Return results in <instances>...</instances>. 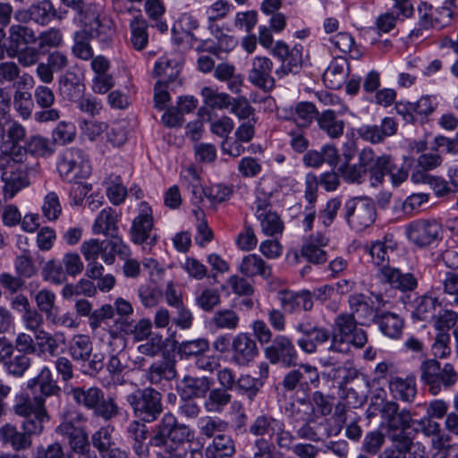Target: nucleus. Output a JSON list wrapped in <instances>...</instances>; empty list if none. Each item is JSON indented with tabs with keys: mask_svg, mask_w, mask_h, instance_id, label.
<instances>
[{
	"mask_svg": "<svg viewBox=\"0 0 458 458\" xmlns=\"http://www.w3.org/2000/svg\"><path fill=\"white\" fill-rule=\"evenodd\" d=\"M125 249L126 246L122 238H113L108 241L98 239L84 241L81 245V252L88 262L87 276L98 278L103 276L104 267L98 262V259L101 258L106 264L111 265L115 260V255L123 253Z\"/></svg>",
	"mask_w": 458,
	"mask_h": 458,
	"instance_id": "obj_1",
	"label": "nucleus"
},
{
	"mask_svg": "<svg viewBox=\"0 0 458 458\" xmlns=\"http://www.w3.org/2000/svg\"><path fill=\"white\" fill-rule=\"evenodd\" d=\"M420 380L431 395L450 391L458 382V371L452 363L426 359L420 365Z\"/></svg>",
	"mask_w": 458,
	"mask_h": 458,
	"instance_id": "obj_2",
	"label": "nucleus"
},
{
	"mask_svg": "<svg viewBox=\"0 0 458 458\" xmlns=\"http://www.w3.org/2000/svg\"><path fill=\"white\" fill-rule=\"evenodd\" d=\"M335 332L331 334L328 351L346 352L350 345L362 348L368 342L366 332L357 326L352 315H338L335 319Z\"/></svg>",
	"mask_w": 458,
	"mask_h": 458,
	"instance_id": "obj_3",
	"label": "nucleus"
},
{
	"mask_svg": "<svg viewBox=\"0 0 458 458\" xmlns=\"http://www.w3.org/2000/svg\"><path fill=\"white\" fill-rule=\"evenodd\" d=\"M191 437L192 434L188 426L178 424L172 413H165L157 427L155 435L149 439V444L172 454L175 450L174 444H183Z\"/></svg>",
	"mask_w": 458,
	"mask_h": 458,
	"instance_id": "obj_4",
	"label": "nucleus"
},
{
	"mask_svg": "<svg viewBox=\"0 0 458 458\" xmlns=\"http://www.w3.org/2000/svg\"><path fill=\"white\" fill-rule=\"evenodd\" d=\"M72 395L76 403L92 410L95 415L106 420L114 418L119 412L114 398H105L104 392L97 386L74 387Z\"/></svg>",
	"mask_w": 458,
	"mask_h": 458,
	"instance_id": "obj_5",
	"label": "nucleus"
},
{
	"mask_svg": "<svg viewBox=\"0 0 458 458\" xmlns=\"http://www.w3.org/2000/svg\"><path fill=\"white\" fill-rule=\"evenodd\" d=\"M26 138V130L17 121H13L7 127L6 140L1 145L0 172L8 173V168H13L15 164L22 163L26 157V150L21 146V142Z\"/></svg>",
	"mask_w": 458,
	"mask_h": 458,
	"instance_id": "obj_6",
	"label": "nucleus"
},
{
	"mask_svg": "<svg viewBox=\"0 0 458 458\" xmlns=\"http://www.w3.org/2000/svg\"><path fill=\"white\" fill-rule=\"evenodd\" d=\"M161 394L152 387L137 389L127 396V402L136 417L151 422L157 420L163 411Z\"/></svg>",
	"mask_w": 458,
	"mask_h": 458,
	"instance_id": "obj_7",
	"label": "nucleus"
},
{
	"mask_svg": "<svg viewBox=\"0 0 458 458\" xmlns=\"http://www.w3.org/2000/svg\"><path fill=\"white\" fill-rule=\"evenodd\" d=\"M68 352L73 361L85 366L89 374L98 373L103 369L104 356L102 353L93 352V343L87 335L78 334L69 342Z\"/></svg>",
	"mask_w": 458,
	"mask_h": 458,
	"instance_id": "obj_8",
	"label": "nucleus"
},
{
	"mask_svg": "<svg viewBox=\"0 0 458 458\" xmlns=\"http://www.w3.org/2000/svg\"><path fill=\"white\" fill-rule=\"evenodd\" d=\"M57 170L62 179L72 182L87 178L91 173V166L88 157L81 149L70 148L61 154Z\"/></svg>",
	"mask_w": 458,
	"mask_h": 458,
	"instance_id": "obj_9",
	"label": "nucleus"
},
{
	"mask_svg": "<svg viewBox=\"0 0 458 458\" xmlns=\"http://www.w3.org/2000/svg\"><path fill=\"white\" fill-rule=\"evenodd\" d=\"M319 383L318 369L309 363H301L284 376L281 385L287 392H301L308 396L311 387H318Z\"/></svg>",
	"mask_w": 458,
	"mask_h": 458,
	"instance_id": "obj_10",
	"label": "nucleus"
},
{
	"mask_svg": "<svg viewBox=\"0 0 458 458\" xmlns=\"http://www.w3.org/2000/svg\"><path fill=\"white\" fill-rule=\"evenodd\" d=\"M345 219L355 230L369 227L376 218L373 202L367 198H356L345 203Z\"/></svg>",
	"mask_w": 458,
	"mask_h": 458,
	"instance_id": "obj_11",
	"label": "nucleus"
},
{
	"mask_svg": "<svg viewBox=\"0 0 458 458\" xmlns=\"http://www.w3.org/2000/svg\"><path fill=\"white\" fill-rule=\"evenodd\" d=\"M296 331L303 336L297 340L299 348L306 354H313L318 350V344L329 341L330 331L323 327H318L310 320H303L297 324Z\"/></svg>",
	"mask_w": 458,
	"mask_h": 458,
	"instance_id": "obj_12",
	"label": "nucleus"
},
{
	"mask_svg": "<svg viewBox=\"0 0 458 458\" xmlns=\"http://www.w3.org/2000/svg\"><path fill=\"white\" fill-rule=\"evenodd\" d=\"M442 232L436 219H420L406 226L407 238L419 247H426L437 241Z\"/></svg>",
	"mask_w": 458,
	"mask_h": 458,
	"instance_id": "obj_13",
	"label": "nucleus"
},
{
	"mask_svg": "<svg viewBox=\"0 0 458 458\" xmlns=\"http://www.w3.org/2000/svg\"><path fill=\"white\" fill-rule=\"evenodd\" d=\"M264 353L270 363L281 362L284 367L294 366L298 360V352L292 339L284 335H276L272 344L265 348Z\"/></svg>",
	"mask_w": 458,
	"mask_h": 458,
	"instance_id": "obj_14",
	"label": "nucleus"
},
{
	"mask_svg": "<svg viewBox=\"0 0 458 458\" xmlns=\"http://www.w3.org/2000/svg\"><path fill=\"white\" fill-rule=\"evenodd\" d=\"M84 29L74 35L73 54L83 60H89L93 56V50L89 39L99 34L100 21L95 13L86 14L83 19Z\"/></svg>",
	"mask_w": 458,
	"mask_h": 458,
	"instance_id": "obj_15",
	"label": "nucleus"
},
{
	"mask_svg": "<svg viewBox=\"0 0 458 458\" xmlns=\"http://www.w3.org/2000/svg\"><path fill=\"white\" fill-rule=\"evenodd\" d=\"M154 226L152 210L150 207L142 202L140 206L139 215L132 220L130 235L135 244L146 243L152 246L156 242V236H152Z\"/></svg>",
	"mask_w": 458,
	"mask_h": 458,
	"instance_id": "obj_16",
	"label": "nucleus"
},
{
	"mask_svg": "<svg viewBox=\"0 0 458 458\" xmlns=\"http://www.w3.org/2000/svg\"><path fill=\"white\" fill-rule=\"evenodd\" d=\"M259 355L256 339L248 333H239L232 340V361L240 366H248Z\"/></svg>",
	"mask_w": 458,
	"mask_h": 458,
	"instance_id": "obj_17",
	"label": "nucleus"
},
{
	"mask_svg": "<svg viewBox=\"0 0 458 458\" xmlns=\"http://www.w3.org/2000/svg\"><path fill=\"white\" fill-rule=\"evenodd\" d=\"M348 302L352 312L341 315H352L357 325L369 326L375 322L377 316L371 297L363 293H353L349 296Z\"/></svg>",
	"mask_w": 458,
	"mask_h": 458,
	"instance_id": "obj_18",
	"label": "nucleus"
},
{
	"mask_svg": "<svg viewBox=\"0 0 458 458\" xmlns=\"http://www.w3.org/2000/svg\"><path fill=\"white\" fill-rule=\"evenodd\" d=\"M380 413L388 428L394 430L392 434H404V429L411 427V412L405 409L399 410L398 404L394 402L384 403Z\"/></svg>",
	"mask_w": 458,
	"mask_h": 458,
	"instance_id": "obj_19",
	"label": "nucleus"
},
{
	"mask_svg": "<svg viewBox=\"0 0 458 458\" xmlns=\"http://www.w3.org/2000/svg\"><path fill=\"white\" fill-rule=\"evenodd\" d=\"M302 47L294 46L292 49L283 41H277L273 49V54L282 63L281 70L284 74L297 72L302 63Z\"/></svg>",
	"mask_w": 458,
	"mask_h": 458,
	"instance_id": "obj_20",
	"label": "nucleus"
},
{
	"mask_svg": "<svg viewBox=\"0 0 458 458\" xmlns=\"http://www.w3.org/2000/svg\"><path fill=\"white\" fill-rule=\"evenodd\" d=\"M273 63L269 58L255 57L249 73L250 81L264 90H270L275 85V81L271 75Z\"/></svg>",
	"mask_w": 458,
	"mask_h": 458,
	"instance_id": "obj_21",
	"label": "nucleus"
},
{
	"mask_svg": "<svg viewBox=\"0 0 458 458\" xmlns=\"http://www.w3.org/2000/svg\"><path fill=\"white\" fill-rule=\"evenodd\" d=\"M370 160L371 148H363L359 153L357 164H341L338 167V173L348 182L360 183L368 173V164Z\"/></svg>",
	"mask_w": 458,
	"mask_h": 458,
	"instance_id": "obj_22",
	"label": "nucleus"
},
{
	"mask_svg": "<svg viewBox=\"0 0 458 458\" xmlns=\"http://www.w3.org/2000/svg\"><path fill=\"white\" fill-rule=\"evenodd\" d=\"M397 248V243L393 235H386L382 240H377L366 250L370 256L371 261L376 266H388L391 257Z\"/></svg>",
	"mask_w": 458,
	"mask_h": 458,
	"instance_id": "obj_23",
	"label": "nucleus"
},
{
	"mask_svg": "<svg viewBox=\"0 0 458 458\" xmlns=\"http://www.w3.org/2000/svg\"><path fill=\"white\" fill-rule=\"evenodd\" d=\"M380 271L384 282L403 293L411 292L418 285L417 278L411 273H403L399 268L390 266H384Z\"/></svg>",
	"mask_w": 458,
	"mask_h": 458,
	"instance_id": "obj_24",
	"label": "nucleus"
},
{
	"mask_svg": "<svg viewBox=\"0 0 458 458\" xmlns=\"http://www.w3.org/2000/svg\"><path fill=\"white\" fill-rule=\"evenodd\" d=\"M397 124L393 118L386 117L380 125H363L358 130L360 137L373 144L382 142L385 138L396 133Z\"/></svg>",
	"mask_w": 458,
	"mask_h": 458,
	"instance_id": "obj_25",
	"label": "nucleus"
},
{
	"mask_svg": "<svg viewBox=\"0 0 458 458\" xmlns=\"http://www.w3.org/2000/svg\"><path fill=\"white\" fill-rule=\"evenodd\" d=\"M328 242L329 239L324 234H314L301 246L300 255L313 264L325 263L327 259V255L323 248L327 246Z\"/></svg>",
	"mask_w": 458,
	"mask_h": 458,
	"instance_id": "obj_26",
	"label": "nucleus"
},
{
	"mask_svg": "<svg viewBox=\"0 0 458 458\" xmlns=\"http://www.w3.org/2000/svg\"><path fill=\"white\" fill-rule=\"evenodd\" d=\"M349 74V63L346 58L335 57L323 73L325 85L331 89H339L345 83Z\"/></svg>",
	"mask_w": 458,
	"mask_h": 458,
	"instance_id": "obj_27",
	"label": "nucleus"
},
{
	"mask_svg": "<svg viewBox=\"0 0 458 458\" xmlns=\"http://www.w3.org/2000/svg\"><path fill=\"white\" fill-rule=\"evenodd\" d=\"M1 179L4 183V197L8 199L13 198L19 191L30 184L27 168L21 164L13 166L10 172L2 174Z\"/></svg>",
	"mask_w": 458,
	"mask_h": 458,
	"instance_id": "obj_28",
	"label": "nucleus"
},
{
	"mask_svg": "<svg viewBox=\"0 0 458 458\" xmlns=\"http://www.w3.org/2000/svg\"><path fill=\"white\" fill-rule=\"evenodd\" d=\"M279 300L283 309L290 313H293L299 309L309 311L313 307L311 293L307 290L301 292L281 291Z\"/></svg>",
	"mask_w": 458,
	"mask_h": 458,
	"instance_id": "obj_29",
	"label": "nucleus"
},
{
	"mask_svg": "<svg viewBox=\"0 0 458 458\" xmlns=\"http://www.w3.org/2000/svg\"><path fill=\"white\" fill-rule=\"evenodd\" d=\"M0 441L4 445H9L14 451H24L31 447L32 439L28 434L11 424L6 423L0 428Z\"/></svg>",
	"mask_w": 458,
	"mask_h": 458,
	"instance_id": "obj_30",
	"label": "nucleus"
},
{
	"mask_svg": "<svg viewBox=\"0 0 458 458\" xmlns=\"http://www.w3.org/2000/svg\"><path fill=\"white\" fill-rule=\"evenodd\" d=\"M117 222L118 216L115 211L111 208H104L97 216L92 231L95 234H104L110 239L119 238Z\"/></svg>",
	"mask_w": 458,
	"mask_h": 458,
	"instance_id": "obj_31",
	"label": "nucleus"
},
{
	"mask_svg": "<svg viewBox=\"0 0 458 458\" xmlns=\"http://www.w3.org/2000/svg\"><path fill=\"white\" fill-rule=\"evenodd\" d=\"M7 39L9 43L8 52H10L35 44L38 40V37L32 28L21 24H13L9 28Z\"/></svg>",
	"mask_w": 458,
	"mask_h": 458,
	"instance_id": "obj_32",
	"label": "nucleus"
},
{
	"mask_svg": "<svg viewBox=\"0 0 458 458\" xmlns=\"http://www.w3.org/2000/svg\"><path fill=\"white\" fill-rule=\"evenodd\" d=\"M316 120L319 129L331 139H338L343 135L345 123L333 110L317 113Z\"/></svg>",
	"mask_w": 458,
	"mask_h": 458,
	"instance_id": "obj_33",
	"label": "nucleus"
},
{
	"mask_svg": "<svg viewBox=\"0 0 458 458\" xmlns=\"http://www.w3.org/2000/svg\"><path fill=\"white\" fill-rule=\"evenodd\" d=\"M239 271L248 277L259 276L263 278H268L272 275L270 266L257 254L245 256L239 265Z\"/></svg>",
	"mask_w": 458,
	"mask_h": 458,
	"instance_id": "obj_34",
	"label": "nucleus"
},
{
	"mask_svg": "<svg viewBox=\"0 0 458 458\" xmlns=\"http://www.w3.org/2000/svg\"><path fill=\"white\" fill-rule=\"evenodd\" d=\"M59 91L68 100H74L84 91L85 86L80 74L68 71L60 76Z\"/></svg>",
	"mask_w": 458,
	"mask_h": 458,
	"instance_id": "obj_35",
	"label": "nucleus"
},
{
	"mask_svg": "<svg viewBox=\"0 0 458 458\" xmlns=\"http://www.w3.org/2000/svg\"><path fill=\"white\" fill-rule=\"evenodd\" d=\"M127 432L133 440L134 452L140 457H146L148 454V446H151L149 442H146L148 433L147 426L142 422L133 420L129 424Z\"/></svg>",
	"mask_w": 458,
	"mask_h": 458,
	"instance_id": "obj_36",
	"label": "nucleus"
},
{
	"mask_svg": "<svg viewBox=\"0 0 458 458\" xmlns=\"http://www.w3.org/2000/svg\"><path fill=\"white\" fill-rule=\"evenodd\" d=\"M389 389L394 398L411 403L417 393L415 378L413 377H394L389 382Z\"/></svg>",
	"mask_w": 458,
	"mask_h": 458,
	"instance_id": "obj_37",
	"label": "nucleus"
},
{
	"mask_svg": "<svg viewBox=\"0 0 458 458\" xmlns=\"http://www.w3.org/2000/svg\"><path fill=\"white\" fill-rule=\"evenodd\" d=\"M449 181L434 176L429 184L434 194L438 198L447 197L458 192V168H450L447 172Z\"/></svg>",
	"mask_w": 458,
	"mask_h": 458,
	"instance_id": "obj_38",
	"label": "nucleus"
},
{
	"mask_svg": "<svg viewBox=\"0 0 458 458\" xmlns=\"http://www.w3.org/2000/svg\"><path fill=\"white\" fill-rule=\"evenodd\" d=\"M175 377L174 363L167 360L154 362L146 372V378L152 385H157L164 379L170 381Z\"/></svg>",
	"mask_w": 458,
	"mask_h": 458,
	"instance_id": "obj_39",
	"label": "nucleus"
},
{
	"mask_svg": "<svg viewBox=\"0 0 458 458\" xmlns=\"http://www.w3.org/2000/svg\"><path fill=\"white\" fill-rule=\"evenodd\" d=\"M440 308L441 303L437 298L422 295L415 300L412 317L422 321H431L435 318L437 309Z\"/></svg>",
	"mask_w": 458,
	"mask_h": 458,
	"instance_id": "obj_40",
	"label": "nucleus"
},
{
	"mask_svg": "<svg viewBox=\"0 0 458 458\" xmlns=\"http://www.w3.org/2000/svg\"><path fill=\"white\" fill-rule=\"evenodd\" d=\"M240 317L231 309H221L214 312L209 326L216 330L233 331L239 327Z\"/></svg>",
	"mask_w": 458,
	"mask_h": 458,
	"instance_id": "obj_41",
	"label": "nucleus"
},
{
	"mask_svg": "<svg viewBox=\"0 0 458 458\" xmlns=\"http://www.w3.org/2000/svg\"><path fill=\"white\" fill-rule=\"evenodd\" d=\"M49 418L46 406L41 404L35 412L24 418L21 428L30 438L32 436H38L43 432L44 423L48 421Z\"/></svg>",
	"mask_w": 458,
	"mask_h": 458,
	"instance_id": "obj_42",
	"label": "nucleus"
},
{
	"mask_svg": "<svg viewBox=\"0 0 458 458\" xmlns=\"http://www.w3.org/2000/svg\"><path fill=\"white\" fill-rule=\"evenodd\" d=\"M288 411L289 418H291L294 423L314 421L316 418L315 408L307 396L298 398L295 403H291Z\"/></svg>",
	"mask_w": 458,
	"mask_h": 458,
	"instance_id": "obj_43",
	"label": "nucleus"
},
{
	"mask_svg": "<svg viewBox=\"0 0 458 458\" xmlns=\"http://www.w3.org/2000/svg\"><path fill=\"white\" fill-rule=\"evenodd\" d=\"M375 323L378 325L381 332L390 338H398L402 334L403 321L394 313H382L377 317Z\"/></svg>",
	"mask_w": 458,
	"mask_h": 458,
	"instance_id": "obj_44",
	"label": "nucleus"
},
{
	"mask_svg": "<svg viewBox=\"0 0 458 458\" xmlns=\"http://www.w3.org/2000/svg\"><path fill=\"white\" fill-rule=\"evenodd\" d=\"M154 75L157 82L168 84L174 82L179 75V67L175 60L161 57L155 65Z\"/></svg>",
	"mask_w": 458,
	"mask_h": 458,
	"instance_id": "obj_45",
	"label": "nucleus"
},
{
	"mask_svg": "<svg viewBox=\"0 0 458 458\" xmlns=\"http://www.w3.org/2000/svg\"><path fill=\"white\" fill-rule=\"evenodd\" d=\"M208 397L204 401V407L208 412L220 413L232 399L229 391L221 387L209 389Z\"/></svg>",
	"mask_w": 458,
	"mask_h": 458,
	"instance_id": "obj_46",
	"label": "nucleus"
},
{
	"mask_svg": "<svg viewBox=\"0 0 458 458\" xmlns=\"http://www.w3.org/2000/svg\"><path fill=\"white\" fill-rule=\"evenodd\" d=\"M131 43L134 49L143 50L148 42V22L142 17H134L130 22Z\"/></svg>",
	"mask_w": 458,
	"mask_h": 458,
	"instance_id": "obj_47",
	"label": "nucleus"
},
{
	"mask_svg": "<svg viewBox=\"0 0 458 458\" xmlns=\"http://www.w3.org/2000/svg\"><path fill=\"white\" fill-rule=\"evenodd\" d=\"M234 452L233 442L229 436L218 434L213 445L206 449V458H228Z\"/></svg>",
	"mask_w": 458,
	"mask_h": 458,
	"instance_id": "obj_48",
	"label": "nucleus"
},
{
	"mask_svg": "<svg viewBox=\"0 0 458 458\" xmlns=\"http://www.w3.org/2000/svg\"><path fill=\"white\" fill-rule=\"evenodd\" d=\"M41 404L46 406L41 397L31 398L28 393L22 392L15 395L13 410L16 415L25 418L35 412Z\"/></svg>",
	"mask_w": 458,
	"mask_h": 458,
	"instance_id": "obj_49",
	"label": "nucleus"
},
{
	"mask_svg": "<svg viewBox=\"0 0 458 458\" xmlns=\"http://www.w3.org/2000/svg\"><path fill=\"white\" fill-rule=\"evenodd\" d=\"M394 448L386 449L380 455L379 458H406V452L411 454V439L402 432L396 434H391L389 436Z\"/></svg>",
	"mask_w": 458,
	"mask_h": 458,
	"instance_id": "obj_50",
	"label": "nucleus"
},
{
	"mask_svg": "<svg viewBox=\"0 0 458 458\" xmlns=\"http://www.w3.org/2000/svg\"><path fill=\"white\" fill-rule=\"evenodd\" d=\"M201 96L205 106L209 109L223 110L228 108L231 104V98L227 93L218 92L211 87H204L201 89Z\"/></svg>",
	"mask_w": 458,
	"mask_h": 458,
	"instance_id": "obj_51",
	"label": "nucleus"
},
{
	"mask_svg": "<svg viewBox=\"0 0 458 458\" xmlns=\"http://www.w3.org/2000/svg\"><path fill=\"white\" fill-rule=\"evenodd\" d=\"M431 447L435 458H458V444L453 443L449 436L431 439Z\"/></svg>",
	"mask_w": 458,
	"mask_h": 458,
	"instance_id": "obj_52",
	"label": "nucleus"
},
{
	"mask_svg": "<svg viewBox=\"0 0 458 458\" xmlns=\"http://www.w3.org/2000/svg\"><path fill=\"white\" fill-rule=\"evenodd\" d=\"M392 158L388 155L375 157L374 151L371 149V160L368 164V172L377 182H381L384 176L389 174L392 167Z\"/></svg>",
	"mask_w": 458,
	"mask_h": 458,
	"instance_id": "obj_53",
	"label": "nucleus"
},
{
	"mask_svg": "<svg viewBox=\"0 0 458 458\" xmlns=\"http://www.w3.org/2000/svg\"><path fill=\"white\" fill-rule=\"evenodd\" d=\"M278 420L267 414H261L256 417L255 420L250 426L249 431L255 437H263L266 435L273 436Z\"/></svg>",
	"mask_w": 458,
	"mask_h": 458,
	"instance_id": "obj_54",
	"label": "nucleus"
},
{
	"mask_svg": "<svg viewBox=\"0 0 458 458\" xmlns=\"http://www.w3.org/2000/svg\"><path fill=\"white\" fill-rule=\"evenodd\" d=\"M209 348L210 345L208 340L201 337L182 342L178 347V353L181 357L184 358H190L192 356L199 358L200 355L208 352Z\"/></svg>",
	"mask_w": 458,
	"mask_h": 458,
	"instance_id": "obj_55",
	"label": "nucleus"
},
{
	"mask_svg": "<svg viewBox=\"0 0 458 458\" xmlns=\"http://www.w3.org/2000/svg\"><path fill=\"white\" fill-rule=\"evenodd\" d=\"M262 383L249 374H241L236 380L234 389L250 401H253L259 392Z\"/></svg>",
	"mask_w": 458,
	"mask_h": 458,
	"instance_id": "obj_56",
	"label": "nucleus"
},
{
	"mask_svg": "<svg viewBox=\"0 0 458 458\" xmlns=\"http://www.w3.org/2000/svg\"><path fill=\"white\" fill-rule=\"evenodd\" d=\"M199 27L198 20L191 13H182L175 24L174 25L173 31L176 33L181 30L186 37L189 45L193 47V43L198 41V38L193 34V30Z\"/></svg>",
	"mask_w": 458,
	"mask_h": 458,
	"instance_id": "obj_57",
	"label": "nucleus"
},
{
	"mask_svg": "<svg viewBox=\"0 0 458 458\" xmlns=\"http://www.w3.org/2000/svg\"><path fill=\"white\" fill-rule=\"evenodd\" d=\"M260 223L262 232L269 236L281 234L284 230V223L276 212L270 211L257 216Z\"/></svg>",
	"mask_w": 458,
	"mask_h": 458,
	"instance_id": "obj_58",
	"label": "nucleus"
},
{
	"mask_svg": "<svg viewBox=\"0 0 458 458\" xmlns=\"http://www.w3.org/2000/svg\"><path fill=\"white\" fill-rule=\"evenodd\" d=\"M152 324L149 319L142 318L136 325L127 322L125 319L121 321V329L126 334H132L136 341L148 339L151 334Z\"/></svg>",
	"mask_w": 458,
	"mask_h": 458,
	"instance_id": "obj_59",
	"label": "nucleus"
},
{
	"mask_svg": "<svg viewBox=\"0 0 458 458\" xmlns=\"http://www.w3.org/2000/svg\"><path fill=\"white\" fill-rule=\"evenodd\" d=\"M39 47H24L17 50L8 52L10 57H16L18 63L25 68L36 65L40 59Z\"/></svg>",
	"mask_w": 458,
	"mask_h": 458,
	"instance_id": "obj_60",
	"label": "nucleus"
},
{
	"mask_svg": "<svg viewBox=\"0 0 458 458\" xmlns=\"http://www.w3.org/2000/svg\"><path fill=\"white\" fill-rule=\"evenodd\" d=\"M30 14L34 22L46 25L55 16V11L50 1L44 0L30 5Z\"/></svg>",
	"mask_w": 458,
	"mask_h": 458,
	"instance_id": "obj_61",
	"label": "nucleus"
},
{
	"mask_svg": "<svg viewBox=\"0 0 458 458\" xmlns=\"http://www.w3.org/2000/svg\"><path fill=\"white\" fill-rule=\"evenodd\" d=\"M228 424L217 417L205 416L199 421L200 434L207 437H212L218 434H222L226 430Z\"/></svg>",
	"mask_w": 458,
	"mask_h": 458,
	"instance_id": "obj_62",
	"label": "nucleus"
},
{
	"mask_svg": "<svg viewBox=\"0 0 458 458\" xmlns=\"http://www.w3.org/2000/svg\"><path fill=\"white\" fill-rule=\"evenodd\" d=\"M31 365V360L28 355L20 353L10 358L4 364L6 372L15 377H21Z\"/></svg>",
	"mask_w": 458,
	"mask_h": 458,
	"instance_id": "obj_63",
	"label": "nucleus"
},
{
	"mask_svg": "<svg viewBox=\"0 0 458 458\" xmlns=\"http://www.w3.org/2000/svg\"><path fill=\"white\" fill-rule=\"evenodd\" d=\"M76 136V128L73 123L60 122L52 132V142L54 146L66 145L73 141Z\"/></svg>",
	"mask_w": 458,
	"mask_h": 458,
	"instance_id": "obj_64",
	"label": "nucleus"
}]
</instances>
